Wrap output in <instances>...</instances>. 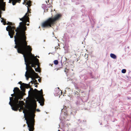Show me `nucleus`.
Segmentation results:
<instances>
[{
	"instance_id": "412c9836",
	"label": "nucleus",
	"mask_w": 131,
	"mask_h": 131,
	"mask_svg": "<svg viewBox=\"0 0 131 131\" xmlns=\"http://www.w3.org/2000/svg\"><path fill=\"white\" fill-rule=\"evenodd\" d=\"M69 71V69H67V68H66L64 70V72L66 73V74H67V73Z\"/></svg>"
},
{
	"instance_id": "58836bf2",
	"label": "nucleus",
	"mask_w": 131,
	"mask_h": 131,
	"mask_svg": "<svg viewBox=\"0 0 131 131\" xmlns=\"http://www.w3.org/2000/svg\"><path fill=\"white\" fill-rule=\"evenodd\" d=\"M58 131H60V130H58Z\"/></svg>"
},
{
	"instance_id": "e433bc0d",
	"label": "nucleus",
	"mask_w": 131,
	"mask_h": 131,
	"mask_svg": "<svg viewBox=\"0 0 131 131\" xmlns=\"http://www.w3.org/2000/svg\"><path fill=\"white\" fill-rule=\"evenodd\" d=\"M52 65H53V64H52V65H51V66H52Z\"/></svg>"
},
{
	"instance_id": "f704fd0d",
	"label": "nucleus",
	"mask_w": 131,
	"mask_h": 131,
	"mask_svg": "<svg viewBox=\"0 0 131 131\" xmlns=\"http://www.w3.org/2000/svg\"><path fill=\"white\" fill-rule=\"evenodd\" d=\"M56 48V49H58V48Z\"/></svg>"
},
{
	"instance_id": "f3484780",
	"label": "nucleus",
	"mask_w": 131,
	"mask_h": 131,
	"mask_svg": "<svg viewBox=\"0 0 131 131\" xmlns=\"http://www.w3.org/2000/svg\"><path fill=\"white\" fill-rule=\"evenodd\" d=\"M110 56L111 58L114 59H116V56L114 54L111 53L110 54Z\"/></svg>"
},
{
	"instance_id": "393cba45",
	"label": "nucleus",
	"mask_w": 131,
	"mask_h": 131,
	"mask_svg": "<svg viewBox=\"0 0 131 131\" xmlns=\"http://www.w3.org/2000/svg\"><path fill=\"white\" fill-rule=\"evenodd\" d=\"M126 72V70L125 69H123L122 71V72L123 73H125Z\"/></svg>"
},
{
	"instance_id": "a878e982",
	"label": "nucleus",
	"mask_w": 131,
	"mask_h": 131,
	"mask_svg": "<svg viewBox=\"0 0 131 131\" xmlns=\"http://www.w3.org/2000/svg\"><path fill=\"white\" fill-rule=\"evenodd\" d=\"M74 94L75 95H78L79 94L78 92L77 91L74 92Z\"/></svg>"
},
{
	"instance_id": "b1692460",
	"label": "nucleus",
	"mask_w": 131,
	"mask_h": 131,
	"mask_svg": "<svg viewBox=\"0 0 131 131\" xmlns=\"http://www.w3.org/2000/svg\"><path fill=\"white\" fill-rule=\"evenodd\" d=\"M58 91H59V92H58V93H57V94L58 95H60V93H61V94H62V92L60 90H59V88H58Z\"/></svg>"
},
{
	"instance_id": "f03ea898",
	"label": "nucleus",
	"mask_w": 131,
	"mask_h": 131,
	"mask_svg": "<svg viewBox=\"0 0 131 131\" xmlns=\"http://www.w3.org/2000/svg\"><path fill=\"white\" fill-rule=\"evenodd\" d=\"M25 64L26 66V69L27 70L26 72L25 76L27 80H28L29 78H30L28 74L29 65L31 64V67L35 68V66L38 65L39 63V60L36 57L34 58L33 59L27 61L25 57Z\"/></svg>"
},
{
	"instance_id": "c85d7f7f",
	"label": "nucleus",
	"mask_w": 131,
	"mask_h": 131,
	"mask_svg": "<svg viewBox=\"0 0 131 131\" xmlns=\"http://www.w3.org/2000/svg\"><path fill=\"white\" fill-rule=\"evenodd\" d=\"M39 82H41V79H39L38 80Z\"/></svg>"
},
{
	"instance_id": "2eb2a0df",
	"label": "nucleus",
	"mask_w": 131,
	"mask_h": 131,
	"mask_svg": "<svg viewBox=\"0 0 131 131\" xmlns=\"http://www.w3.org/2000/svg\"><path fill=\"white\" fill-rule=\"evenodd\" d=\"M51 25H41V27L43 30L46 28H49L51 27Z\"/></svg>"
},
{
	"instance_id": "f8f14e48",
	"label": "nucleus",
	"mask_w": 131,
	"mask_h": 131,
	"mask_svg": "<svg viewBox=\"0 0 131 131\" xmlns=\"http://www.w3.org/2000/svg\"><path fill=\"white\" fill-rule=\"evenodd\" d=\"M2 22H3V25H14V24H13L12 22L8 21L7 23L6 24V22L5 20L3 18H2V20H1Z\"/></svg>"
},
{
	"instance_id": "9d476101",
	"label": "nucleus",
	"mask_w": 131,
	"mask_h": 131,
	"mask_svg": "<svg viewBox=\"0 0 131 131\" xmlns=\"http://www.w3.org/2000/svg\"><path fill=\"white\" fill-rule=\"evenodd\" d=\"M21 82L20 81L18 83L21 84L20 88L21 90L22 91H24L25 90V88H28L30 86L29 84H27L24 83H21Z\"/></svg>"
},
{
	"instance_id": "aec40b11",
	"label": "nucleus",
	"mask_w": 131,
	"mask_h": 131,
	"mask_svg": "<svg viewBox=\"0 0 131 131\" xmlns=\"http://www.w3.org/2000/svg\"><path fill=\"white\" fill-rule=\"evenodd\" d=\"M28 110L27 109H25L23 111V113H24V114L25 116L26 113L28 112Z\"/></svg>"
},
{
	"instance_id": "1a4fd4ad",
	"label": "nucleus",
	"mask_w": 131,
	"mask_h": 131,
	"mask_svg": "<svg viewBox=\"0 0 131 131\" xmlns=\"http://www.w3.org/2000/svg\"><path fill=\"white\" fill-rule=\"evenodd\" d=\"M28 15V14L26 13L23 18H20V20H21L22 22H20L19 25H29V23H26L27 22H29Z\"/></svg>"
},
{
	"instance_id": "a211bd4d",
	"label": "nucleus",
	"mask_w": 131,
	"mask_h": 131,
	"mask_svg": "<svg viewBox=\"0 0 131 131\" xmlns=\"http://www.w3.org/2000/svg\"><path fill=\"white\" fill-rule=\"evenodd\" d=\"M14 2H12L13 5H15L17 2H18L19 3L20 1V0H14Z\"/></svg>"
},
{
	"instance_id": "72a5a7b5",
	"label": "nucleus",
	"mask_w": 131,
	"mask_h": 131,
	"mask_svg": "<svg viewBox=\"0 0 131 131\" xmlns=\"http://www.w3.org/2000/svg\"><path fill=\"white\" fill-rule=\"evenodd\" d=\"M52 7V6H49V7Z\"/></svg>"
},
{
	"instance_id": "6ab92c4d",
	"label": "nucleus",
	"mask_w": 131,
	"mask_h": 131,
	"mask_svg": "<svg viewBox=\"0 0 131 131\" xmlns=\"http://www.w3.org/2000/svg\"><path fill=\"white\" fill-rule=\"evenodd\" d=\"M36 107H35L34 108H31L30 109V111L32 113V115H33V114L34 113V112L35 111V110L36 109Z\"/></svg>"
},
{
	"instance_id": "6e6552de",
	"label": "nucleus",
	"mask_w": 131,
	"mask_h": 131,
	"mask_svg": "<svg viewBox=\"0 0 131 131\" xmlns=\"http://www.w3.org/2000/svg\"><path fill=\"white\" fill-rule=\"evenodd\" d=\"M13 26V25H8L6 28V30L7 31H8L9 35L11 38L13 37V35L15 33L14 30L15 27Z\"/></svg>"
},
{
	"instance_id": "39448f33",
	"label": "nucleus",
	"mask_w": 131,
	"mask_h": 131,
	"mask_svg": "<svg viewBox=\"0 0 131 131\" xmlns=\"http://www.w3.org/2000/svg\"><path fill=\"white\" fill-rule=\"evenodd\" d=\"M61 15L59 14L56 15L54 18H50L47 20L43 22L41 25H52L55 24L57 21L61 17Z\"/></svg>"
},
{
	"instance_id": "cd10ccee",
	"label": "nucleus",
	"mask_w": 131,
	"mask_h": 131,
	"mask_svg": "<svg viewBox=\"0 0 131 131\" xmlns=\"http://www.w3.org/2000/svg\"><path fill=\"white\" fill-rule=\"evenodd\" d=\"M32 103L34 104H36V101L35 100H33L32 101Z\"/></svg>"
},
{
	"instance_id": "ddd939ff",
	"label": "nucleus",
	"mask_w": 131,
	"mask_h": 131,
	"mask_svg": "<svg viewBox=\"0 0 131 131\" xmlns=\"http://www.w3.org/2000/svg\"><path fill=\"white\" fill-rule=\"evenodd\" d=\"M4 5L2 4L0 2V17L1 18V14L2 13V12L1 10H3V11L5 10V9L4 8Z\"/></svg>"
},
{
	"instance_id": "bb28decb",
	"label": "nucleus",
	"mask_w": 131,
	"mask_h": 131,
	"mask_svg": "<svg viewBox=\"0 0 131 131\" xmlns=\"http://www.w3.org/2000/svg\"><path fill=\"white\" fill-rule=\"evenodd\" d=\"M35 70L36 71H39V68H35Z\"/></svg>"
},
{
	"instance_id": "423d86ee",
	"label": "nucleus",
	"mask_w": 131,
	"mask_h": 131,
	"mask_svg": "<svg viewBox=\"0 0 131 131\" xmlns=\"http://www.w3.org/2000/svg\"><path fill=\"white\" fill-rule=\"evenodd\" d=\"M25 119L26 121L28 127L29 128V131H34V126L35 122L34 118L32 117V116H30L28 119L25 118Z\"/></svg>"
},
{
	"instance_id": "5701e85b",
	"label": "nucleus",
	"mask_w": 131,
	"mask_h": 131,
	"mask_svg": "<svg viewBox=\"0 0 131 131\" xmlns=\"http://www.w3.org/2000/svg\"><path fill=\"white\" fill-rule=\"evenodd\" d=\"M54 63L55 65H57L58 63V61L57 60H55L54 61Z\"/></svg>"
},
{
	"instance_id": "9b49d317",
	"label": "nucleus",
	"mask_w": 131,
	"mask_h": 131,
	"mask_svg": "<svg viewBox=\"0 0 131 131\" xmlns=\"http://www.w3.org/2000/svg\"><path fill=\"white\" fill-rule=\"evenodd\" d=\"M9 104L12 107V108L13 110L14 111H17L20 107H17L15 106L12 101H10L9 103Z\"/></svg>"
},
{
	"instance_id": "7c9ffc66",
	"label": "nucleus",
	"mask_w": 131,
	"mask_h": 131,
	"mask_svg": "<svg viewBox=\"0 0 131 131\" xmlns=\"http://www.w3.org/2000/svg\"><path fill=\"white\" fill-rule=\"evenodd\" d=\"M14 95V94H11V96H12V97Z\"/></svg>"
},
{
	"instance_id": "7ed1b4c3",
	"label": "nucleus",
	"mask_w": 131,
	"mask_h": 131,
	"mask_svg": "<svg viewBox=\"0 0 131 131\" xmlns=\"http://www.w3.org/2000/svg\"><path fill=\"white\" fill-rule=\"evenodd\" d=\"M23 98V95L22 94H17L15 96L14 99L13 97H10L9 99L10 101H12L15 106L17 107H20L22 104L24 103L23 101H19L22 100Z\"/></svg>"
},
{
	"instance_id": "4be33fe9",
	"label": "nucleus",
	"mask_w": 131,
	"mask_h": 131,
	"mask_svg": "<svg viewBox=\"0 0 131 131\" xmlns=\"http://www.w3.org/2000/svg\"><path fill=\"white\" fill-rule=\"evenodd\" d=\"M32 82H33L34 83H35V84H38V83H37V80H36L35 79L33 81H31L30 82L32 83Z\"/></svg>"
},
{
	"instance_id": "2f4dec72",
	"label": "nucleus",
	"mask_w": 131,
	"mask_h": 131,
	"mask_svg": "<svg viewBox=\"0 0 131 131\" xmlns=\"http://www.w3.org/2000/svg\"><path fill=\"white\" fill-rule=\"evenodd\" d=\"M63 109H62V110H61V111L62 112H63Z\"/></svg>"
},
{
	"instance_id": "f257e3e1",
	"label": "nucleus",
	"mask_w": 131,
	"mask_h": 131,
	"mask_svg": "<svg viewBox=\"0 0 131 131\" xmlns=\"http://www.w3.org/2000/svg\"><path fill=\"white\" fill-rule=\"evenodd\" d=\"M26 25H19L15 29L16 32L14 36L16 45L14 48L17 49L18 53L23 54L24 58L25 57L27 61L36 57L32 54V48L29 45H27L25 36V31L27 29Z\"/></svg>"
},
{
	"instance_id": "4c0bfd02",
	"label": "nucleus",
	"mask_w": 131,
	"mask_h": 131,
	"mask_svg": "<svg viewBox=\"0 0 131 131\" xmlns=\"http://www.w3.org/2000/svg\"><path fill=\"white\" fill-rule=\"evenodd\" d=\"M83 92H82L81 93H83Z\"/></svg>"
},
{
	"instance_id": "473e14b6",
	"label": "nucleus",
	"mask_w": 131,
	"mask_h": 131,
	"mask_svg": "<svg viewBox=\"0 0 131 131\" xmlns=\"http://www.w3.org/2000/svg\"><path fill=\"white\" fill-rule=\"evenodd\" d=\"M35 87H37V85H36L35 86Z\"/></svg>"
},
{
	"instance_id": "20e7f679",
	"label": "nucleus",
	"mask_w": 131,
	"mask_h": 131,
	"mask_svg": "<svg viewBox=\"0 0 131 131\" xmlns=\"http://www.w3.org/2000/svg\"><path fill=\"white\" fill-rule=\"evenodd\" d=\"M43 92L42 89L39 91L36 89H34V95L36 97L37 101H38L39 103L40 104V105L43 106L44 104V99L42 95Z\"/></svg>"
},
{
	"instance_id": "0eeeda50",
	"label": "nucleus",
	"mask_w": 131,
	"mask_h": 131,
	"mask_svg": "<svg viewBox=\"0 0 131 131\" xmlns=\"http://www.w3.org/2000/svg\"><path fill=\"white\" fill-rule=\"evenodd\" d=\"M30 65H29V70L28 71V74L29 75L30 78H31L32 80L34 81L35 79V77L37 76L38 77V74L36 73L34 70L32 68L31 64Z\"/></svg>"
},
{
	"instance_id": "4468645a",
	"label": "nucleus",
	"mask_w": 131,
	"mask_h": 131,
	"mask_svg": "<svg viewBox=\"0 0 131 131\" xmlns=\"http://www.w3.org/2000/svg\"><path fill=\"white\" fill-rule=\"evenodd\" d=\"M24 4H25V5H28V6H27V9L28 11V7H30L31 6V2L30 1H25L24 2Z\"/></svg>"
},
{
	"instance_id": "c756f323",
	"label": "nucleus",
	"mask_w": 131,
	"mask_h": 131,
	"mask_svg": "<svg viewBox=\"0 0 131 131\" xmlns=\"http://www.w3.org/2000/svg\"><path fill=\"white\" fill-rule=\"evenodd\" d=\"M37 111L38 112H40V110L39 109H37Z\"/></svg>"
},
{
	"instance_id": "c9c22d12",
	"label": "nucleus",
	"mask_w": 131,
	"mask_h": 131,
	"mask_svg": "<svg viewBox=\"0 0 131 131\" xmlns=\"http://www.w3.org/2000/svg\"><path fill=\"white\" fill-rule=\"evenodd\" d=\"M66 59V60H67V58H65Z\"/></svg>"
},
{
	"instance_id": "dca6fc26",
	"label": "nucleus",
	"mask_w": 131,
	"mask_h": 131,
	"mask_svg": "<svg viewBox=\"0 0 131 131\" xmlns=\"http://www.w3.org/2000/svg\"><path fill=\"white\" fill-rule=\"evenodd\" d=\"M13 91L14 93H15L16 92L17 93L20 91V90L17 87H15L14 88Z\"/></svg>"
}]
</instances>
